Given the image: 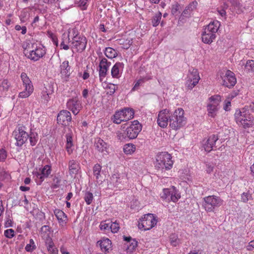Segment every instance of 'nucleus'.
I'll return each mask as SVG.
<instances>
[{"mask_svg":"<svg viewBox=\"0 0 254 254\" xmlns=\"http://www.w3.org/2000/svg\"><path fill=\"white\" fill-rule=\"evenodd\" d=\"M135 146L132 144H127L124 146V151L126 154H130L135 150Z\"/></svg>","mask_w":254,"mask_h":254,"instance_id":"obj_39","label":"nucleus"},{"mask_svg":"<svg viewBox=\"0 0 254 254\" xmlns=\"http://www.w3.org/2000/svg\"><path fill=\"white\" fill-rule=\"evenodd\" d=\"M200 80L197 69L191 68L189 69L186 82V87L188 90H191Z\"/></svg>","mask_w":254,"mask_h":254,"instance_id":"obj_10","label":"nucleus"},{"mask_svg":"<svg viewBox=\"0 0 254 254\" xmlns=\"http://www.w3.org/2000/svg\"><path fill=\"white\" fill-rule=\"evenodd\" d=\"M202 206L207 212H213L216 207L222 205L223 200L219 196L212 195L205 196L203 198Z\"/></svg>","mask_w":254,"mask_h":254,"instance_id":"obj_6","label":"nucleus"},{"mask_svg":"<svg viewBox=\"0 0 254 254\" xmlns=\"http://www.w3.org/2000/svg\"><path fill=\"white\" fill-rule=\"evenodd\" d=\"M170 243L174 247L178 246L180 243V241L175 234H172L170 237Z\"/></svg>","mask_w":254,"mask_h":254,"instance_id":"obj_41","label":"nucleus"},{"mask_svg":"<svg viewBox=\"0 0 254 254\" xmlns=\"http://www.w3.org/2000/svg\"><path fill=\"white\" fill-rule=\"evenodd\" d=\"M215 38L216 35H214V34H212L205 30L201 34L202 41L205 44H210Z\"/></svg>","mask_w":254,"mask_h":254,"instance_id":"obj_29","label":"nucleus"},{"mask_svg":"<svg viewBox=\"0 0 254 254\" xmlns=\"http://www.w3.org/2000/svg\"><path fill=\"white\" fill-rule=\"evenodd\" d=\"M54 212L60 223H64L66 220V215L62 210L56 209Z\"/></svg>","mask_w":254,"mask_h":254,"instance_id":"obj_31","label":"nucleus"},{"mask_svg":"<svg viewBox=\"0 0 254 254\" xmlns=\"http://www.w3.org/2000/svg\"><path fill=\"white\" fill-rule=\"evenodd\" d=\"M181 195L178 190L172 186L168 189H164L161 195V197L168 201L176 202L180 198Z\"/></svg>","mask_w":254,"mask_h":254,"instance_id":"obj_13","label":"nucleus"},{"mask_svg":"<svg viewBox=\"0 0 254 254\" xmlns=\"http://www.w3.org/2000/svg\"><path fill=\"white\" fill-rule=\"evenodd\" d=\"M111 63L105 58H102L99 64V76L100 81H103L107 74L108 69Z\"/></svg>","mask_w":254,"mask_h":254,"instance_id":"obj_18","label":"nucleus"},{"mask_svg":"<svg viewBox=\"0 0 254 254\" xmlns=\"http://www.w3.org/2000/svg\"><path fill=\"white\" fill-rule=\"evenodd\" d=\"M36 248L37 247L34 240L32 239H30L29 243L26 245L25 250L27 252L31 253L35 250Z\"/></svg>","mask_w":254,"mask_h":254,"instance_id":"obj_36","label":"nucleus"},{"mask_svg":"<svg viewBox=\"0 0 254 254\" xmlns=\"http://www.w3.org/2000/svg\"><path fill=\"white\" fill-rule=\"evenodd\" d=\"M66 107L75 115L78 114L82 108L80 101H78L76 98L69 99L66 103Z\"/></svg>","mask_w":254,"mask_h":254,"instance_id":"obj_19","label":"nucleus"},{"mask_svg":"<svg viewBox=\"0 0 254 254\" xmlns=\"http://www.w3.org/2000/svg\"><path fill=\"white\" fill-rule=\"evenodd\" d=\"M130 243V244L129 246L128 247V249L132 250L137 246V242L135 240H132Z\"/></svg>","mask_w":254,"mask_h":254,"instance_id":"obj_57","label":"nucleus"},{"mask_svg":"<svg viewBox=\"0 0 254 254\" xmlns=\"http://www.w3.org/2000/svg\"><path fill=\"white\" fill-rule=\"evenodd\" d=\"M104 53L105 56L109 59H113L117 56L116 51L111 47L106 48Z\"/></svg>","mask_w":254,"mask_h":254,"instance_id":"obj_33","label":"nucleus"},{"mask_svg":"<svg viewBox=\"0 0 254 254\" xmlns=\"http://www.w3.org/2000/svg\"><path fill=\"white\" fill-rule=\"evenodd\" d=\"M66 143H73L72 136L71 133H68L66 134Z\"/></svg>","mask_w":254,"mask_h":254,"instance_id":"obj_58","label":"nucleus"},{"mask_svg":"<svg viewBox=\"0 0 254 254\" xmlns=\"http://www.w3.org/2000/svg\"><path fill=\"white\" fill-rule=\"evenodd\" d=\"M109 88L110 89V94L111 95L113 94L117 89L116 85L113 84H111L110 86L109 87Z\"/></svg>","mask_w":254,"mask_h":254,"instance_id":"obj_63","label":"nucleus"},{"mask_svg":"<svg viewBox=\"0 0 254 254\" xmlns=\"http://www.w3.org/2000/svg\"><path fill=\"white\" fill-rule=\"evenodd\" d=\"M220 25V22L217 20H215L211 22L204 29V30L214 34L216 35V33L217 32Z\"/></svg>","mask_w":254,"mask_h":254,"instance_id":"obj_28","label":"nucleus"},{"mask_svg":"<svg viewBox=\"0 0 254 254\" xmlns=\"http://www.w3.org/2000/svg\"><path fill=\"white\" fill-rule=\"evenodd\" d=\"M180 5L178 3L173 4L172 6L171 13L173 15H176L179 9Z\"/></svg>","mask_w":254,"mask_h":254,"instance_id":"obj_53","label":"nucleus"},{"mask_svg":"<svg viewBox=\"0 0 254 254\" xmlns=\"http://www.w3.org/2000/svg\"><path fill=\"white\" fill-rule=\"evenodd\" d=\"M190 12H191L190 11H189V8L186 7L185 10L183 11L181 16L188 17L190 15Z\"/></svg>","mask_w":254,"mask_h":254,"instance_id":"obj_61","label":"nucleus"},{"mask_svg":"<svg viewBox=\"0 0 254 254\" xmlns=\"http://www.w3.org/2000/svg\"><path fill=\"white\" fill-rule=\"evenodd\" d=\"M142 129L141 125L137 120L131 122L127 127L121 126V129L117 131L116 135L121 141H126L136 138Z\"/></svg>","mask_w":254,"mask_h":254,"instance_id":"obj_1","label":"nucleus"},{"mask_svg":"<svg viewBox=\"0 0 254 254\" xmlns=\"http://www.w3.org/2000/svg\"><path fill=\"white\" fill-rule=\"evenodd\" d=\"M231 3L232 6L236 9L239 10L242 6L238 0H227Z\"/></svg>","mask_w":254,"mask_h":254,"instance_id":"obj_48","label":"nucleus"},{"mask_svg":"<svg viewBox=\"0 0 254 254\" xmlns=\"http://www.w3.org/2000/svg\"><path fill=\"white\" fill-rule=\"evenodd\" d=\"M4 235L8 239H11L15 236V232L12 229H7L4 231Z\"/></svg>","mask_w":254,"mask_h":254,"instance_id":"obj_47","label":"nucleus"},{"mask_svg":"<svg viewBox=\"0 0 254 254\" xmlns=\"http://www.w3.org/2000/svg\"><path fill=\"white\" fill-rule=\"evenodd\" d=\"M52 172L51 167L47 165L39 170V171L33 172L34 177L38 185H41L44 180L48 178Z\"/></svg>","mask_w":254,"mask_h":254,"instance_id":"obj_14","label":"nucleus"},{"mask_svg":"<svg viewBox=\"0 0 254 254\" xmlns=\"http://www.w3.org/2000/svg\"><path fill=\"white\" fill-rule=\"evenodd\" d=\"M236 83V78L234 73L229 70H227L223 78V85L230 88L234 86Z\"/></svg>","mask_w":254,"mask_h":254,"instance_id":"obj_21","label":"nucleus"},{"mask_svg":"<svg viewBox=\"0 0 254 254\" xmlns=\"http://www.w3.org/2000/svg\"><path fill=\"white\" fill-rule=\"evenodd\" d=\"M10 83L7 79H3L0 83V89L7 91L10 87Z\"/></svg>","mask_w":254,"mask_h":254,"instance_id":"obj_45","label":"nucleus"},{"mask_svg":"<svg viewBox=\"0 0 254 254\" xmlns=\"http://www.w3.org/2000/svg\"><path fill=\"white\" fill-rule=\"evenodd\" d=\"M184 115V111L182 108H178L173 113H171L169 126L172 129L177 130L185 126L186 120Z\"/></svg>","mask_w":254,"mask_h":254,"instance_id":"obj_5","label":"nucleus"},{"mask_svg":"<svg viewBox=\"0 0 254 254\" xmlns=\"http://www.w3.org/2000/svg\"><path fill=\"white\" fill-rule=\"evenodd\" d=\"M111 222L107 223L106 221L101 222L100 225V228L101 230H109Z\"/></svg>","mask_w":254,"mask_h":254,"instance_id":"obj_50","label":"nucleus"},{"mask_svg":"<svg viewBox=\"0 0 254 254\" xmlns=\"http://www.w3.org/2000/svg\"><path fill=\"white\" fill-rule=\"evenodd\" d=\"M48 251L50 254H58V249L55 246L48 250Z\"/></svg>","mask_w":254,"mask_h":254,"instance_id":"obj_62","label":"nucleus"},{"mask_svg":"<svg viewBox=\"0 0 254 254\" xmlns=\"http://www.w3.org/2000/svg\"><path fill=\"white\" fill-rule=\"evenodd\" d=\"M156 217L151 213L144 215L138 224V228L143 230H149L153 227L157 223Z\"/></svg>","mask_w":254,"mask_h":254,"instance_id":"obj_8","label":"nucleus"},{"mask_svg":"<svg viewBox=\"0 0 254 254\" xmlns=\"http://www.w3.org/2000/svg\"><path fill=\"white\" fill-rule=\"evenodd\" d=\"M65 149L68 155L71 154L73 151V144L66 143Z\"/></svg>","mask_w":254,"mask_h":254,"instance_id":"obj_52","label":"nucleus"},{"mask_svg":"<svg viewBox=\"0 0 254 254\" xmlns=\"http://www.w3.org/2000/svg\"><path fill=\"white\" fill-rule=\"evenodd\" d=\"M134 116V111L129 108L117 111L112 118L113 123L120 124L122 122H126L131 119Z\"/></svg>","mask_w":254,"mask_h":254,"instance_id":"obj_7","label":"nucleus"},{"mask_svg":"<svg viewBox=\"0 0 254 254\" xmlns=\"http://www.w3.org/2000/svg\"><path fill=\"white\" fill-rule=\"evenodd\" d=\"M206 171L207 173L210 174L213 172V168H214V166L213 165H210L209 164H206Z\"/></svg>","mask_w":254,"mask_h":254,"instance_id":"obj_60","label":"nucleus"},{"mask_svg":"<svg viewBox=\"0 0 254 254\" xmlns=\"http://www.w3.org/2000/svg\"><path fill=\"white\" fill-rule=\"evenodd\" d=\"M111 182L115 187L122 190L127 186L128 178L126 174H114L111 177Z\"/></svg>","mask_w":254,"mask_h":254,"instance_id":"obj_12","label":"nucleus"},{"mask_svg":"<svg viewBox=\"0 0 254 254\" xmlns=\"http://www.w3.org/2000/svg\"><path fill=\"white\" fill-rule=\"evenodd\" d=\"M61 180L58 177L55 176L53 179V183L52 184V188L53 189H57L59 188Z\"/></svg>","mask_w":254,"mask_h":254,"instance_id":"obj_49","label":"nucleus"},{"mask_svg":"<svg viewBox=\"0 0 254 254\" xmlns=\"http://www.w3.org/2000/svg\"><path fill=\"white\" fill-rule=\"evenodd\" d=\"M197 5V2L196 1H193L190 3L187 7L189 8V11L191 12L195 9Z\"/></svg>","mask_w":254,"mask_h":254,"instance_id":"obj_54","label":"nucleus"},{"mask_svg":"<svg viewBox=\"0 0 254 254\" xmlns=\"http://www.w3.org/2000/svg\"><path fill=\"white\" fill-rule=\"evenodd\" d=\"M67 38L68 43H70L71 48L77 52H82L86 47V38L78 34L75 28L69 29L68 32Z\"/></svg>","mask_w":254,"mask_h":254,"instance_id":"obj_2","label":"nucleus"},{"mask_svg":"<svg viewBox=\"0 0 254 254\" xmlns=\"http://www.w3.org/2000/svg\"><path fill=\"white\" fill-rule=\"evenodd\" d=\"M71 119L70 113L66 110L61 111L57 116L58 123L64 126H69Z\"/></svg>","mask_w":254,"mask_h":254,"instance_id":"obj_17","label":"nucleus"},{"mask_svg":"<svg viewBox=\"0 0 254 254\" xmlns=\"http://www.w3.org/2000/svg\"><path fill=\"white\" fill-rule=\"evenodd\" d=\"M247 251H252L254 249V240L250 242L248 245L246 246Z\"/></svg>","mask_w":254,"mask_h":254,"instance_id":"obj_56","label":"nucleus"},{"mask_svg":"<svg viewBox=\"0 0 254 254\" xmlns=\"http://www.w3.org/2000/svg\"><path fill=\"white\" fill-rule=\"evenodd\" d=\"M80 169L79 164L74 160H71L68 162V170L70 175L76 174Z\"/></svg>","mask_w":254,"mask_h":254,"instance_id":"obj_30","label":"nucleus"},{"mask_svg":"<svg viewBox=\"0 0 254 254\" xmlns=\"http://www.w3.org/2000/svg\"><path fill=\"white\" fill-rule=\"evenodd\" d=\"M94 146L99 152L106 154L107 152L108 144L100 138H96L94 141Z\"/></svg>","mask_w":254,"mask_h":254,"instance_id":"obj_26","label":"nucleus"},{"mask_svg":"<svg viewBox=\"0 0 254 254\" xmlns=\"http://www.w3.org/2000/svg\"><path fill=\"white\" fill-rule=\"evenodd\" d=\"M20 77L23 86L24 87V90L19 93V96L21 98H26L29 97L33 92L34 90L33 86L26 73H21Z\"/></svg>","mask_w":254,"mask_h":254,"instance_id":"obj_9","label":"nucleus"},{"mask_svg":"<svg viewBox=\"0 0 254 254\" xmlns=\"http://www.w3.org/2000/svg\"><path fill=\"white\" fill-rule=\"evenodd\" d=\"M84 198L86 204L89 205L92 203L93 199V194L89 191H87L85 193Z\"/></svg>","mask_w":254,"mask_h":254,"instance_id":"obj_44","label":"nucleus"},{"mask_svg":"<svg viewBox=\"0 0 254 254\" xmlns=\"http://www.w3.org/2000/svg\"><path fill=\"white\" fill-rule=\"evenodd\" d=\"M29 141L31 145L34 146L36 144L38 140V135L37 132L31 130L29 134Z\"/></svg>","mask_w":254,"mask_h":254,"instance_id":"obj_34","label":"nucleus"},{"mask_svg":"<svg viewBox=\"0 0 254 254\" xmlns=\"http://www.w3.org/2000/svg\"><path fill=\"white\" fill-rule=\"evenodd\" d=\"M124 68V64L122 63L117 62L111 69V75L113 78H119L121 77Z\"/></svg>","mask_w":254,"mask_h":254,"instance_id":"obj_25","label":"nucleus"},{"mask_svg":"<svg viewBox=\"0 0 254 254\" xmlns=\"http://www.w3.org/2000/svg\"><path fill=\"white\" fill-rule=\"evenodd\" d=\"M152 79V76L150 75L146 74L145 76H140L134 82V85L131 89V91L138 90L140 86H142L146 81Z\"/></svg>","mask_w":254,"mask_h":254,"instance_id":"obj_27","label":"nucleus"},{"mask_svg":"<svg viewBox=\"0 0 254 254\" xmlns=\"http://www.w3.org/2000/svg\"><path fill=\"white\" fill-rule=\"evenodd\" d=\"M252 199V196L249 192H243L241 194V200L245 203L247 202L249 200Z\"/></svg>","mask_w":254,"mask_h":254,"instance_id":"obj_46","label":"nucleus"},{"mask_svg":"<svg viewBox=\"0 0 254 254\" xmlns=\"http://www.w3.org/2000/svg\"><path fill=\"white\" fill-rule=\"evenodd\" d=\"M218 110V107H215L208 105H207L208 115L212 118L215 117L216 115Z\"/></svg>","mask_w":254,"mask_h":254,"instance_id":"obj_38","label":"nucleus"},{"mask_svg":"<svg viewBox=\"0 0 254 254\" xmlns=\"http://www.w3.org/2000/svg\"><path fill=\"white\" fill-rule=\"evenodd\" d=\"M237 123L244 128H254V118L246 111L237 110L235 114Z\"/></svg>","mask_w":254,"mask_h":254,"instance_id":"obj_4","label":"nucleus"},{"mask_svg":"<svg viewBox=\"0 0 254 254\" xmlns=\"http://www.w3.org/2000/svg\"><path fill=\"white\" fill-rule=\"evenodd\" d=\"M219 139L218 136L215 134H212L209 136L206 140H203V146L207 152L211 151L215 147V143Z\"/></svg>","mask_w":254,"mask_h":254,"instance_id":"obj_20","label":"nucleus"},{"mask_svg":"<svg viewBox=\"0 0 254 254\" xmlns=\"http://www.w3.org/2000/svg\"><path fill=\"white\" fill-rule=\"evenodd\" d=\"M54 91L53 86L48 83L44 86L41 93V98L43 102L47 103L50 99L51 95Z\"/></svg>","mask_w":254,"mask_h":254,"instance_id":"obj_22","label":"nucleus"},{"mask_svg":"<svg viewBox=\"0 0 254 254\" xmlns=\"http://www.w3.org/2000/svg\"><path fill=\"white\" fill-rule=\"evenodd\" d=\"M171 113L168 109L160 111L158 115L157 122L159 127L165 128L168 126L170 119Z\"/></svg>","mask_w":254,"mask_h":254,"instance_id":"obj_16","label":"nucleus"},{"mask_svg":"<svg viewBox=\"0 0 254 254\" xmlns=\"http://www.w3.org/2000/svg\"><path fill=\"white\" fill-rule=\"evenodd\" d=\"M174 164L171 155L166 152L158 153L156 157L155 167L158 172L162 174V176L167 177L166 172L171 170Z\"/></svg>","mask_w":254,"mask_h":254,"instance_id":"obj_3","label":"nucleus"},{"mask_svg":"<svg viewBox=\"0 0 254 254\" xmlns=\"http://www.w3.org/2000/svg\"><path fill=\"white\" fill-rule=\"evenodd\" d=\"M221 100V97L219 95H215L209 98L208 105L218 107Z\"/></svg>","mask_w":254,"mask_h":254,"instance_id":"obj_32","label":"nucleus"},{"mask_svg":"<svg viewBox=\"0 0 254 254\" xmlns=\"http://www.w3.org/2000/svg\"><path fill=\"white\" fill-rule=\"evenodd\" d=\"M13 135L16 140L15 145L19 147L22 146L29 137V134L25 131V127L23 126L16 128L13 132Z\"/></svg>","mask_w":254,"mask_h":254,"instance_id":"obj_11","label":"nucleus"},{"mask_svg":"<svg viewBox=\"0 0 254 254\" xmlns=\"http://www.w3.org/2000/svg\"><path fill=\"white\" fill-rule=\"evenodd\" d=\"M101 166L98 164H96L93 167V174L94 176H95L96 180L98 181L100 180L101 177L100 172L101 170Z\"/></svg>","mask_w":254,"mask_h":254,"instance_id":"obj_37","label":"nucleus"},{"mask_svg":"<svg viewBox=\"0 0 254 254\" xmlns=\"http://www.w3.org/2000/svg\"><path fill=\"white\" fill-rule=\"evenodd\" d=\"M231 107V101L229 100H226L225 101V104L224 105V109L226 111H228L230 110Z\"/></svg>","mask_w":254,"mask_h":254,"instance_id":"obj_55","label":"nucleus"},{"mask_svg":"<svg viewBox=\"0 0 254 254\" xmlns=\"http://www.w3.org/2000/svg\"><path fill=\"white\" fill-rule=\"evenodd\" d=\"M60 251L62 254H70L69 253L66 251V249L64 246H62L60 248Z\"/></svg>","mask_w":254,"mask_h":254,"instance_id":"obj_64","label":"nucleus"},{"mask_svg":"<svg viewBox=\"0 0 254 254\" xmlns=\"http://www.w3.org/2000/svg\"><path fill=\"white\" fill-rule=\"evenodd\" d=\"M60 68L62 78L66 80L68 78L71 73V67L69 65L68 61H64L61 63Z\"/></svg>","mask_w":254,"mask_h":254,"instance_id":"obj_23","label":"nucleus"},{"mask_svg":"<svg viewBox=\"0 0 254 254\" xmlns=\"http://www.w3.org/2000/svg\"><path fill=\"white\" fill-rule=\"evenodd\" d=\"M90 0H79L77 3V5L81 10H85L87 9Z\"/></svg>","mask_w":254,"mask_h":254,"instance_id":"obj_42","label":"nucleus"},{"mask_svg":"<svg viewBox=\"0 0 254 254\" xmlns=\"http://www.w3.org/2000/svg\"><path fill=\"white\" fill-rule=\"evenodd\" d=\"M98 245L103 252L107 253H110L112 250V242L108 238H103L98 241Z\"/></svg>","mask_w":254,"mask_h":254,"instance_id":"obj_24","label":"nucleus"},{"mask_svg":"<svg viewBox=\"0 0 254 254\" xmlns=\"http://www.w3.org/2000/svg\"><path fill=\"white\" fill-rule=\"evenodd\" d=\"M162 17V13L160 12L156 13L152 17V24L153 26L156 27L159 25Z\"/></svg>","mask_w":254,"mask_h":254,"instance_id":"obj_35","label":"nucleus"},{"mask_svg":"<svg viewBox=\"0 0 254 254\" xmlns=\"http://www.w3.org/2000/svg\"><path fill=\"white\" fill-rule=\"evenodd\" d=\"M7 157V152L5 150L2 148L0 149V161L4 162Z\"/></svg>","mask_w":254,"mask_h":254,"instance_id":"obj_51","label":"nucleus"},{"mask_svg":"<svg viewBox=\"0 0 254 254\" xmlns=\"http://www.w3.org/2000/svg\"><path fill=\"white\" fill-rule=\"evenodd\" d=\"M54 243L52 239L49 236H48V237L45 239V245L46 246H48L49 245L51 246L52 245H53Z\"/></svg>","mask_w":254,"mask_h":254,"instance_id":"obj_59","label":"nucleus"},{"mask_svg":"<svg viewBox=\"0 0 254 254\" xmlns=\"http://www.w3.org/2000/svg\"><path fill=\"white\" fill-rule=\"evenodd\" d=\"M110 229L112 233H117L120 229L119 223H118L117 221L111 222L110 226Z\"/></svg>","mask_w":254,"mask_h":254,"instance_id":"obj_43","label":"nucleus"},{"mask_svg":"<svg viewBox=\"0 0 254 254\" xmlns=\"http://www.w3.org/2000/svg\"><path fill=\"white\" fill-rule=\"evenodd\" d=\"M245 68L248 72L254 71V60H248L247 61Z\"/></svg>","mask_w":254,"mask_h":254,"instance_id":"obj_40","label":"nucleus"},{"mask_svg":"<svg viewBox=\"0 0 254 254\" xmlns=\"http://www.w3.org/2000/svg\"><path fill=\"white\" fill-rule=\"evenodd\" d=\"M46 54V49L43 46L36 47L34 50L25 53V56L34 62L37 61Z\"/></svg>","mask_w":254,"mask_h":254,"instance_id":"obj_15","label":"nucleus"}]
</instances>
